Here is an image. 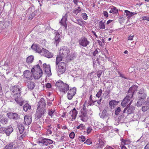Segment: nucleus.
Here are the masks:
<instances>
[{
	"label": "nucleus",
	"mask_w": 149,
	"mask_h": 149,
	"mask_svg": "<svg viewBox=\"0 0 149 149\" xmlns=\"http://www.w3.org/2000/svg\"><path fill=\"white\" fill-rule=\"evenodd\" d=\"M56 71L59 74H63L66 70V64L61 62L56 65Z\"/></svg>",
	"instance_id": "f257e3e1"
},
{
	"label": "nucleus",
	"mask_w": 149,
	"mask_h": 149,
	"mask_svg": "<svg viewBox=\"0 0 149 149\" xmlns=\"http://www.w3.org/2000/svg\"><path fill=\"white\" fill-rule=\"evenodd\" d=\"M53 141L49 139L42 138L40 139L38 143L41 146H47L53 143Z\"/></svg>",
	"instance_id": "f03ea898"
},
{
	"label": "nucleus",
	"mask_w": 149,
	"mask_h": 149,
	"mask_svg": "<svg viewBox=\"0 0 149 149\" xmlns=\"http://www.w3.org/2000/svg\"><path fill=\"white\" fill-rule=\"evenodd\" d=\"M46 112V109H40L38 110H37L35 114V119L37 120L40 119L42 116L44 115Z\"/></svg>",
	"instance_id": "7ed1b4c3"
},
{
	"label": "nucleus",
	"mask_w": 149,
	"mask_h": 149,
	"mask_svg": "<svg viewBox=\"0 0 149 149\" xmlns=\"http://www.w3.org/2000/svg\"><path fill=\"white\" fill-rule=\"evenodd\" d=\"M78 42L80 46L83 47H86L90 43V42L87 38L84 36L79 39Z\"/></svg>",
	"instance_id": "20e7f679"
},
{
	"label": "nucleus",
	"mask_w": 149,
	"mask_h": 149,
	"mask_svg": "<svg viewBox=\"0 0 149 149\" xmlns=\"http://www.w3.org/2000/svg\"><path fill=\"white\" fill-rule=\"evenodd\" d=\"M131 101L127 104L126 107L125 108L123 111V113H124L127 111V114H130L133 113L135 109V107L132 105L130 106Z\"/></svg>",
	"instance_id": "39448f33"
},
{
	"label": "nucleus",
	"mask_w": 149,
	"mask_h": 149,
	"mask_svg": "<svg viewBox=\"0 0 149 149\" xmlns=\"http://www.w3.org/2000/svg\"><path fill=\"white\" fill-rule=\"evenodd\" d=\"M21 88H18L17 86H14L13 88L11 91L12 92L15 93L13 95V97L15 98V99L19 97H20L21 92L20 91L21 90Z\"/></svg>",
	"instance_id": "423d86ee"
},
{
	"label": "nucleus",
	"mask_w": 149,
	"mask_h": 149,
	"mask_svg": "<svg viewBox=\"0 0 149 149\" xmlns=\"http://www.w3.org/2000/svg\"><path fill=\"white\" fill-rule=\"evenodd\" d=\"M77 89L75 87L71 88L68 90L67 94V97L69 100H71L73 96L75 95L76 93Z\"/></svg>",
	"instance_id": "0eeeda50"
},
{
	"label": "nucleus",
	"mask_w": 149,
	"mask_h": 149,
	"mask_svg": "<svg viewBox=\"0 0 149 149\" xmlns=\"http://www.w3.org/2000/svg\"><path fill=\"white\" fill-rule=\"evenodd\" d=\"M70 51L69 48L67 46H64L63 47L59 52V54L63 55L66 58L69 54Z\"/></svg>",
	"instance_id": "6e6552de"
},
{
	"label": "nucleus",
	"mask_w": 149,
	"mask_h": 149,
	"mask_svg": "<svg viewBox=\"0 0 149 149\" xmlns=\"http://www.w3.org/2000/svg\"><path fill=\"white\" fill-rule=\"evenodd\" d=\"M79 117L80 118V120L83 122H86L88 119L87 114V111H80L79 113Z\"/></svg>",
	"instance_id": "1a4fd4ad"
},
{
	"label": "nucleus",
	"mask_w": 149,
	"mask_h": 149,
	"mask_svg": "<svg viewBox=\"0 0 149 149\" xmlns=\"http://www.w3.org/2000/svg\"><path fill=\"white\" fill-rule=\"evenodd\" d=\"M132 97V94H127V95L124 98L121 103V105L123 107H125L127 105V104L130 101V99Z\"/></svg>",
	"instance_id": "9d476101"
},
{
	"label": "nucleus",
	"mask_w": 149,
	"mask_h": 149,
	"mask_svg": "<svg viewBox=\"0 0 149 149\" xmlns=\"http://www.w3.org/2000/svg\"><path fill=\"white\" fill-rule=\"evenodd\" d=\"M138 98H140L143 100L145 99L147 96L146 93L144 89L141 88L139 90L137 93Z\"/></svg>",
	"instance_id": "9b49d317"
},
{
	"label": "nucleus",
	"mask_w": 149,
	"mask_h": 149,
	"mask_svg": "<svg viewBox=\"0 0 149 149\" xmlns=\"http://www.w3.org/2000/svg\"><path fill=\"white\" fill-rule=\"evenodd\" d=\"M23 74L25 77L27 79L29 80H32L33 78V74L29 70H25L23 72Z\"/></svg>",
	"instance_id": "f8f14e48"
},
{
	"label": "nucleus",
	"mask_w": 149,
	"mask_h": 149,
	"mask_svg": "<svg viewBox=\"0 0 149 149\" xmlns=\"http://www.w3.org/2000/svg\"><path fill=\"white\" fill-rule=\"evenodd\" d=\"M41 54L48 58L52 57L54 55L52 53L49 52L47 50L43 48H42V53Z\"/></svg>",
	"instance_id": "ddd939ff"
},
{
	"label": "nucleus",
	"mask_w": 149,
	"mask_h": 149,
	"mask_svg": "<svg viewBox=\"0 0 149 149\" xmlns=\"http://www.w3.org/2000/svg\"><path fill=\"white\" fill-rule=\"evenodd\" d=\"M43 68L45 72L47 74L48 76L51 75L50 67L49 65H47L46 63H44L43 65Z\"/></svg>",
	"instance_id": "4468645a"
},
{
	"label": "nucleus",
	"mask_w": 149,
	"mask_h": 149,
	"mask_svg": "<svg viewBox=\"0 0 149 149\" xmlns=\"http://www.w3.org/2000/svg\"><path fill=\"white\" fill-rule=\"evenodd\" d=\"M67 13H66L65 15L63 17L61 21L59 22V23H60L61 25L64 26L65 29V30L67 29L66 21L67 19Z\"/></svg>",
	"instance_id": "2eb2a0df"
},
{
	"label": "nucleus",
	"mask_w": 149,
	"mask_h": 149,
	"mask_svg": "<svg viewBox=\"0 0 149 149\" xmlns=\"http://www.w3.org/2000/svg\"><path fill=\"white\" fill-rule=\"evenodd\" d=\"M69 85L66 83H64L62 87L60 88V91L63 92L64 93H66L69 90Z\"/></svg>",
	"instance_id": "dca6fc26"
},
{
	"label": "nucleus",
	"mask_w": 149,
	"mask_h": 149,
	"mask_svg": "<svg viewBox=\"0 0 149 149\" xmlns=\"http://www.w3.org/2000/svg\"><path fill=\"white\" fill-rule=\"evenodd\" d=\"M31 48L36 52L39 53H41V54H42V48L41 49L38 45L36 44H33L31 47Z\"/></svg>",
	"instance_id": "f3484780"
},
{
	"label": "nucleus",
	"mask_w": 149,
	"mask_h": 149,
	"mask_svg": "<svg viewBox=\"0 0 149 149\" xmlns=\"http://www.w3.org/2000/svg\"><path fill=\"white\" fill-rule=\"evenodd\" d=\"M54 34L55 35V36L54 38V44L56 45V46H57L61 41V36L58 32H55Z\"/></svg>",
	"instance_id": "a211bd4d"
},
{
	"label": "nucleus",
	"mask_w": 149,
	"mask_h": 149,
	"mask_svg": "<svg viewBox=\"0 0 149 149\" xmlns=\"http://www.w3.org/2000/svg\"><path fill=\"white\" fill-rule=\"evenodd\" d=\"M38 108L40 109L46 108L45 101L43 98H41L38 104Z\"/></svg>",
	"instance_id": "6ab92c4d"
},
{
	"label": "nucleus",
	"mask_w": 149,
	"mask_h": 149,
	"mask_svg": "<svg viewBox=\"0 0 149 149\" xmlns=\"http://www.w3.org/2000/svg\"><path fill=\"white\" fill-rule=\"evenodd\" d=\"M138 88V87L135 85H133L130 88L128 91L127 94H132V97H133L134 93L137 91Z\"/></svg>",
	"instance_id": "aec40b11"
},
{
	"label": "nucleus",
	"mask_w": 149,
	"mask_h": 149,
	"mask_svg": "<svg viewBox=\"0 0 149 149\" xmlns=\"http://www.w3.org/2000/svg\"><path fill=\"white\" fill-rule=\"evenodd\" d=\"M33 74V77L35 79H39L42 75V71L38 72H32Z\"/></svg>",
	"instance_id": "412c9836"
},
{
	"label": "nucleus",
	"mask_w": 149,
	"mask_h": 149,
	"mask_svg": "<svg viewBox=\"0 0 149 149\" xmlns=\"http://www.w3.org/2000/svg\"><path fill=\"white\" fill-rule=\"evenodd\" d=\"M77 113V111L75 108H74L73 109L70 111V114L72 117L71 120H73L75 119Z\"/></svg>",
	"instance_id": "4be33fe9"
},
{
	"label": "nucleus",
	"mask_w": 149,
	"mask_h": 149,
	"mask_svg": "<svg viewBox=\"0 0 149 149\" xmlns=\"http://www.w3.org/2000/svg\"><path fill=\"white\" fill-rule=\"evenodd\" d=\"M26 85L28 88L30 90L33 89L36 86L34 82L30 81L27 82Z\"/></svg>",
	"instance_id": "5701e85b"
},
{
	"label": "nucleus",
	"mask_w": 149,
	"mask_h": 149,
	"mask_svg": "<svg viewBox=\"0 0 149 149\" xmlns=\"http://www.w3.org/2000/svg\"><path fill=\"white\" fill-rule=\"evenodd\" d=\"M32 122L31 117L27 115H25L24 116V122L27 125H30Z\"/></svg>",
	"instance_id": "b1692460"
},
{
	"label": "nucleus",
	"mask_w": 149,
	"mask_h": 149,
	"mask_svg": "<svg viewBox=\"0 0 149 149\" xmlns=\"http://www.w3.org/2000/svg\"><path fill=\"white\" fill-rule=\"evenodd\" d=\"M5 132L6 135L8 136L10 135V134L13 132V129L12 127L10 126L7 127H5Z\"/></svg>",
	"instance_id": "393cba45"
},
{
	"label": "nucleus",
	"mask_w": 149,
	"mask_h": 149,
	"mask_svg": "<svg viewBox=\"0 0 149 149\" xmlns=\"http://www.w3.org/2000/svg\"><path fill=\"white\" fill-rule=\"evenodd\" d=\"M66 58L64 57L63 55V56L59 54V55H57L56 58V65L57 66L58 64L60 63V62L62 60L63 58Z\"/></svg>",
	"instance_id": "a878e982"
},
{
	"label": "nucleus",
	"mask_w": 149,
	"mask_h": 149,
	"mask_svg": "<svg viewBox=\"0 0 149 149\" xmlns=\"http://www.w3.org/2000/svg\"><path fill=\"white\" fill-rule=\"evenodd\" d=\"M42 71V70L40 68L39 65L37 64L34 66L33 68L31 70V72H38Z\"/></svg>",
	"instance_id": "bb28decb"
},
{
	"label": "nucleus",
	"mask_w": 149,
	"mask_h": 149,
	"mask_svg": "<svg viewBox=\"0 0 149 149\" xmlns=\"http://www.w3.org/2000/svg\"><path fill=\"white\" fill-rule=\"evenodd\" d=\"M15 100L17 104L20 106H22L24 103V100H23L20 97L18 98H16V99H15Z\"/></svg>",
	"instance_id": "cd10ccee"
},
{
	"label": "nucleus",
	"mask_w": 149,
	"mask_h": 149,
	"mask_svg": "<svg viewBox=\"0 0 149 149\" xmlns=\"http://www.w3.org/2000/svg\"><path fill=\"white\" fill-rule=\"evenodd\" d=\"M118 103V102L116 101L111 100L109 102V105L111 109H113Z\"/></svg>",
	"instance_id": "c85d7f7f"
},
{
	"label": "nucleus",
	"mask_w": 149,
	"mask_h": 149,
	"mask_svg": "<svg viewBox=\"0 0 149 149\" xmlns=\"http://www.w3.org/2000/svg\"><path fill=\"white\" fill-rule=\"evenodd\" d=\"M125 14L126 15L128 18H130L132 16L137 14L136 12H132L126 10H125Z\"/></svg>",
	"instance_id": "c756f323"
},
{
	"label": "nucleus",
	"mask_w": 149,
	"mask_h": 149,
	"mask_svg": "<svg viewBox=\"0 0 149 149\" xmlns=\"http://www.w3.org/2000/svg\"><path fill=\"white\" fill-rule=\"evenodd\" d=\"M141 109L143 111H146L149 110V103L145 102L144 105L142 107Z\"/></svg>",
	"instance_id": "7c9ffc66"
},
{
	"label": "nucleus",
	"mask_w": 149,
	"mask_h": 149,
	"mask_svg": "<svg viewBox=\"0 0 149 149\" xmlns=\"http://www.w3.org/2000/svg\"><path fill=\"white\" fill-rule=\"evenodd\" d=\"M108 115L107 112V110L104 109L102 112L101 114L100 115L101 118L104 119L107 118L108 116Z\"/></svg>",
	"instance_id": "2f4dec72"
},
{
	"label": "nucleus",
	"mask_w": 149,
	"mask_h": 149,
	"mask_svg": "<svg viewBox=\"0 0 149 149\" xmlns=\"http://www.w3.org/2000/svg\"><path fill=\"white\" fill-rule=\"evenodd\" d=\"M64 83L61 80H58L57 81L56 83L55 86L57 87H58L59 90L62 87Z\"/></svg>",
	"instance_id": "473e14b6"
},
{
	"label": "nucleus",
	"mask_w": 149,
	"mask_h": 149,
	"mask_svg": "<svg viewBox=\"0 0 149 149\" xmlns=\"http://www.w3.org/2000/svg\"><path fill=\"white\" fill-rule=\"evenodd\" d=\"M138 102L136 104V106L138 107H140L141 106L142 104L144 103V101L145 100V99L143 100L140 98H138Z\"/></svg>",
	"instance_id": "72a5a7b5"
},
{
	"label": "nucleus",
	"mask_w": 149,
	"mask_h": 149,
	"mask_svg": "<svg viewBox=\"0 0 149 149\" xmlns=\"http://www.w3.org/2000/svg\"><path fill=\"white\" fill-rule=\"evenodd\" d=\"M34 60V56H33L31 55L27 58L26 59V62L28 64L31 63Z\"/></svg>",
	"instance_id": "f704fd0d"
},
{
	"label": "nucleus",
	"mask_w": 149,
	"mask_h": 149,
	"mask_svg": "<svg viewBox=\"0 0 149 149\" xmlns=\"http://www.w3.org/2000/svg\"><path fill=\"white\" fill-rule=\"evenodd\" d=\"M17 128L20 134H22L24 131V127L22 124L18 125Z\"/></svg>",
	"instance_id": "c9c22d12"
},
{
	"label": "nucleus",
	"mask_w": 149,
	"mask_h": 149,
	"mask_svg": "<svg viewBox=\"0 0 149 149\" xmlns=\"http://www.w3.org/2000/svg\"><path fill=\"white\" fill-rule=\"evenodd\" d=\"M8 119L7 118H2L0 120V122L3 125L6 124L8 122Z\"/></svg>",
	"instance_id": "e433bc0d"
},
{
	"label": "nucleus",
	"mask_w": 149,
	"mask_h": 149,
	"mask_svg": "<svg viewBox=\"0 0 149 149\" xmlns=\"http://www.w3.org/2000/svg\"><path fill=\"white\" fill-rule=\"evenodd\" d=\"M23 110L25 111H26L28 109H31V106L29 104L26 103L24 104L23 107Z\"/></svg>",
	"instance_id": "4c0bfd02"
},
{
	"label": "nucleus",
	"mask_w": 149,
	"mask_h": 149,
	"mask_svg": "<svg viewBox=\"0 0 149 149\" xmlns=\"http://www.w3.org/2000/svg\"><path fill=\"white\" fill-rule=\"evenodd\" d=\"M120 141H121V144L120 145H126L128 144V142L129 141V140H124L123 138H122Z\"/></svg>",
	"instance_id": "58836bf2"
},
{
	"label": "nucleus",
	"mask_w": 149,
	"mask_h": 149,
	"mask_svg": "<svg viewBox=\"0 0 149 149\" xmlns=\"http://www.w3.org/2000/svg\"><path fill=\"white\" fill-rule=\"evenodd\" d=\"M111 9L112 10V13L113 14H117V13H118V10L116 7L112 6Z\"/></svg>",
	"instance_id": "ea45409f"
},
{
	"label": "nucleus",
	"mask_w": 149,
	"mask_h": 149,
	"mask_svg": "<svg viewBox=\"0 0 149 149\" xmlns=\"http://www.w3.org/2000/svg\"><path fill=\"white\" fill-rule=\"evenodd\" d=\"M14 145L13 143H11L6 146L5 148L6 149H12Z\"/></svg>",
	"instance_id": "a19ab883"
},
{
	"label": "nucleus",
	"mask_w": 149,
	"mask_h": 149,
	"mask_svg": "<svg viewBox=\"0 0 149 149\" xmlns=\"http://www.w3.org/2000/svg\"><path fill=\"white\" fill-rule=\"evenodd\" d=\"M55 110H52V109H49L48 110V114L51 117H52L53 116H54L55 114Z\"/></svg>",
	"instance_id": "79ce46f5"
},
{
	"label": "nucleus",
	"mask_w": 149,
	"mask_h": 149,
	"mask_svg": "<svg viewBox=\"0 0 149 149\" xmlns=\"http://www.w3.org/2000/svg\"><path fill=\"white\" fill-rule=\"evenodd\" d=\"M98 143L99 144L98 145V148H101L104 145V142L102 141V140L101 139H99Z\"/></svg>",
	"instance_id": "37998d69"
},
{
	"label": "nucleus",
	"mask_w": 149,
	"mask_h": 149,
	"mask_svg": "<svg viewBox=\"0 0 149 149\" xmlns=\"http://www.w3.org/2000/svg\"><path fill=\"white\" fill-rule=\"evenodd\" d=\"M104 23L102 22V21H101L99 22V28L100 29H104L105 28V25L104 24Z\"/></svg>",
	"instance_id": "c03bdc74"
},
{
	"label": "nucleus",
	"mask_w": 149,
	"mask_h": 149,
	"mask_svg": "<svg viewBox=\"0 0 149 149\" xmlns=\"http://www.w3.org/2000/svg\"><path fill=\"white\" fill-rule=\"evenodd\" d=\"M14 114V113L8 112L7 113V115L9 118L13 119Z\"/></svg>",
	"instance_id": "a18cd8bd"
},
{
	"label": "nucleus",
	"mask_w": 149,
	"mask_h": 149,
	"mask_svg": "<svg viewBox=\"0 0 149 149\" xmlns=\"http://www.w3.org/2000/svg\"><path fill=\"white\" fill-rule=\"evenodd\" d=\"M121 110L120 108L119 107H118L116 109H115V113L116 115H118L121 112Z\"/></svg>",
	"instance_id": "49530a36"
},
{
	"label": "nucleus",
	"mask_w": 149,
	"mask_h": 149,
	"mask_svg": "<svg viewBox=\"0 0 149 149\" xmlns=\"http://www.w3.org/2000/svg\"><path fill=\"white\" fill-rule=\"evenodd\" d=\"M20 118V115L16 113H14L13 120H17L19 119Z\"/></svg>",
	"instance_id": "de8ad7c7"
},
{
	"label": "nucleus",
	"mask_w": 149,
	"mask_h": 149,
	"mask_svg": "<svg viewBox=\"0 0 149 149\" xmlns=\"http://www.w3.org/2000/svg\"><path fill=\"white\" fill-rule=\"evenodd\" d=\"M78 8L74 10L73 11V13H74L76 14L77 15L78 13L80 12L81 11V9L80 7L79 6H78Z\"/></svg>",
	"instance_id": "09e8293b"
},
{
	"label": "nucleus",
	"mask_w": 149,
	"mask_h": 149,
	"mask_svg": "<svg viewBox=\"0 0 149 149\" xmlns=\"http://www.w3.org/2000/svg\"><path fill=\"white\" fill-rule=\"evenodd\" d=\"M65 136H62L61 137L58 135L57 136V139L58 141H63V140L64 137Z\"/></svg>",
	"instance_id": "8fccbe9b"
},
{
	"label": "nucleus",
	"mask_w": 149,
	"mask_h": 149,
	"mask_svg": "<svg viewBox=\"0 0 149 149\" xmlns=\"http://www.w3.org/2000/svg\"><path fill=\"white\" fill-rule=\"evenodd\" d=\"M93 64L94 65H97V64H98V65H99L100 64L99 62V61H98V58H97V59H96V60H95V59H93Z\"/></svg>",
	"instance_id": "3c124183"
},
{
	"label": "nucleus",
	"mask_w": 149,
	"mask_h": 149,
	"mask_svg": "<svg viewBox=\"0 0 149 149\" xmlns=\"http://www.w3.org/2000/svg\"><path fill=\"white\" fill-rule=\"evenodd\" d=\"M86 101L83 105V107L82 109H81V111H87V110L86 108Z\"/></svg>",
	"instance_id": "603ef678"
},
{
	"label": "nucleus",
	"mask_w": 149,
	"mask_h": 149,
	"mask_svg": "<svg viewBox=\"0 0 149 149\" xmlns=\"http://www.w3.org/2000/svg\"><path fill=\"white\" fill-rule=\"evenodd\" d=\"M79 139L80 141L81 140L82 142H84L85 141L86 138L85 136L81 135L79 136Z\"/></svg>",
	"instance_id": "864d4df0"
},
{
	"label": "nucleus",
	"mask_w": 149,
	"mask_h": 149,
	"mask_svg": "<svg viewBox=\"0 0 149 149\" xmlns=\"http://www.w3.org/2000/svg\"><path fill=\"white\" fill-rule=\"evenodd\" d=\"M81 16L84 19L86 20L87 19L88 16L86 13H82L81 14Z\"/></svg>",
	"instance_id": "5fc2aeb1"
},
{
	"label": "nucleus",
	"mask_w": 149,
	"mask_h": 149,
	"mask_svg": "<svg viewBox=\"0 0 149 149\" xmlns=\"http://www.w3.org/2000/svg\"><path fill=\"white\" fill-rule=\"evenodd\" d=\"M124 117V116L123 114H122L121 116H119L118 119V121H121L123 119Z\"/></svg>",
	"instance_id": "6e6d98bb"
},
{
	"label": "nucleus",
	"mask_w": 149,
	"mask_h": 149,
	"mask_svg": "<svg viewBox=\"0 0 149 149\" xmlns=\"http://www.w3.org/2000/svg\"><path fill=\"white\" fill-rule=\"evenodd\" d=\"M91 140L90 139H88L84 143V144H86L87 145H90L92 143Z\"/></svg>",
	"instance_id": "4d7b16f0"
},
{
	"label": "nucleus",
	"mask_w": 149,
	"mask_h": 149,
	"mask_svg": "<svg viewBox=\"0 0 149 149\" xmlns=\"http://www.w3.org/2000/svg\"><path fill=\"white\" fill-rule=\"evenodd\" d=\"M102 90L101 89H100L99 91L97 92V93L96 94V96L98 97H100L101 95V94L102 93Z\"/></svg>",
	"instance_id": "13d9d810"
},
{
	"label": "nucleus",
	"mask_w": 149,
	"mask_h": 149,
	"mask_svg": "<svg viewBox=\"0 0 149 149\" xmlns=\"http://www.w3.org/2000/svg\"><path fill=\"white\" fill-rule=\"evenodd\" d=\"M84 127L85 126L84 125L82 124H81L77 127V128L78 129L83 130L84 129Z\"/></svg>",
	"instance_id": "bf43d9fd"
},
{
	"label": "nucleus",
	"mask_w": 149,
	"mask_h": 149,
	"mask_svg": "<svg viewBox=\"0 0 149 149\" xmlns=\"http://www.w3.org/2000/svg\"><path fill=\"white\" fill-rule=\"evenodd\" d=\"M77 22L76 23L79 24V25L82 26L84 25V23L83 21L80 19H78L77 20Z\"/></svg>",
	"instance_id": "052dcab7"
},
{
	"label": "nucleus",
	"mask_w": 149,
	"mask_h": 149,
	"mask_svg": "<svg viewBox=\"0 0 149 149\" xmlns=\"http://www.w3.org/2000/svg\"><path fill=\"white\" fill-rule=\"evenodd\" d=\"M51 125L48 126H47L48 128L47 129V131H48V132H49V133L50 134H51L52 133V131L51 130V129L52 128V127H51Z\"/></svg>",
	"instance_id": "680f3d73"
},
{
	"label": "nucleus",
	"mask_w": 149,
	"mask_h": 149,
	"mask_svg": "<svg viewBox=\"0 0 149 149\" xmlns=\"http://www.w3.org/2000/svg\"><path fill=\"white\" fill-rule=\"evenodd\" d=\"M118 73L120 77H121L125 79H126L127 78L125 77L124 74L122 73L121 72H118Z\"/></svg>",
	"instance_id": "e2e57ef3"
},
{
	"label": "nucleus",
	"mask_w": 149,
	"mask_h": 149,
	"mask_svg": "<svg viewBox=\"0 0 149 149\" xmlns=\"http://www.w3.org/2000/svg\"><path fill=\"white\" fill-rule=\"evenodd\" d=\"M26 135V134H22L18 138V139L19 140L22 141V140H23V138L24 137H25Z\"/></svg>",
	"instance_id": "0e129e2a"
},
{
	"label": "nucleus",
	"mask_w": 149,
	"mask_h": 149,
	"mask_svg": "<svg viewBox=\"0 0 149 149\" xmlns=\"http://www.w3.org/2000/svg\"><path fill=\"white\" fill-rule=\"evenodd\" d=\"M92 130L93 129L91 127H88L86 130L87 133L89 134Z\"/></svg>",
	"instance_id": "69168bd1"
},
{
	"label": "nucleus",
	"mask_w": 149,
	"mask_h": 149,
	"mask_svg": "<svg viewBox=\"0 0 149 149\" xmlns=\"http://www.w3.org/2000/svg\"><path fill=\"white\" fill-rule=\"evenodd\" d=\"M75 57V54L74 53H71L70 57V60H72Z\"/></svg>",
	"instance_id": "338daca9"
},
{
	"label": "nucleus",
	"mask_w": 149,
	"mask_h": 149,
	"mask_svg": "<svg viewBox=\"0 0 149 149\" xmlns=\"http://www.w3.org/2000/svg\"><path fill=\"white\" fill-rule=\"evenodd\" d=\"M75 134L74 132H72L69 134V137L71 139H73L74 137Z\"/></svg>",
	"instance_id": "774afa93"
}]
</instances>
